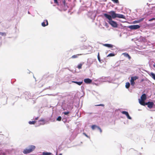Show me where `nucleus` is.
<instances>
[{"instance_id": "nucleus-18", "label": "nucleus", "mask_w": 155, "mask_h": 155, "mask_svg": "<svg viewBox=\"0 0 155 155\" xmlns=\"http://www.w3.org/2000/svg\"><path fill=\"white\" fill-rule=\"evenodd\" d=\"M6 35V33L5 32H0V35L5 36Z\"/></svg>"}, {"instance_id": "nucleus-3", "label": "nucleus", "mask_w": 155, "mask_h": 155, "mask_svg": "<svg viewBox=\"0 0 155 155\" xmlns=\"http://www.w3.org/2000/svg\"><path fill=\"white\" fill-rule=\"evenodd\" d=\"M147 98V97L145 94H143L141 97V99H139V102L140 104L144 106L145 101Z\"/></svg>"}, {"instance_id": "nucleus-33", "label": "nucleus", "mask_w": 155, "mask_h": 155, "mask_svg": "<svg viewBox=\"0 0 155 155\" xmlns=\"http://www.w3.org/2000/svg\"><path fill=\"white\" fill-rule=\"evenodd\" d=\"M105 26H106L107 27H108V24L107 23H106V22H105Z\"/></svg>"}, {"instance_id": "nucleus-34", "label": "nucleus", "mask_w": 155, "mask_h": 155, "mask_svg": "<svg viewBox=\"0 0 155 155\" xmlns=\"http://www.w3.org/2000/svg\"><path fill=\"white\" fill-rule=\"evenodd\" d=\"M54 3H58L57 0H54Z\"/></svg>"}, {"instance_id": "nucleus-26", "label": "nucleus", "mask_w": 155, "mask_h": 155, "mask_svg": "<svg viewBox=\"0 0 155 155\" xmlns=\"http://www.w3.org/2000/svg\"><path fill=\"white\" fill-rule=\"evenodd\" d=\"M61 116H59L57 119V120L58 121H61Z\"/></svg>"}, {"instance_id": "nucleus-6", "label": "nucleus", "mask_w": 155, "mask_h": 155, "mask_svg": "<svg viewBox=\"0 0 155 155\" xmlns=\"http://www.w3.org/2000/svg\"><path fill=\"white\" fill-rule=\"evenodd\" d=\"M147 105V107L150 108H152L153 105L154 103L152 102H148L145 103L144 106Z\"/></svg>"}, {"instance_id": "nucleus-10", "label": "nucleus", "mask_w": 155, "mask_h": 155, "mask_svg": "<svg viewBox=\"0 0 155 155\" xmlns=\"http://www.w3.org/2000/svg\"><path fill=\"white\" fill-rule=\"evenodd\" d=\"M84 82L87 84H90L91 83L92 80L89 78H86L84 80Z\"/></svg>"}, {"instance_id": "nucleus-36", "label": "nucleus", "mask_w": 155, "mask_h": 155, "mask_svg": "<svg viewBox=\"0 0 155 155\" xmlns=\"http://www.w3.org/2000/svg\"><path fill=\"white\" fill-rule=\"evenodd\" d=\"M38 117H37L35 118V119L36 120H37L38 119Z\"/></svg>"}, {"instance_id": "nucleus-7", "label": "nucleus", "mask_w": 155, "mask_h": 155, "mask_svg": "<svg viewBox=\"0 0 155 155\" xmlns=\"http://www.w3.org/2000/svg\"><path fill=\"white\" fill-rule=\"evenodd\" d=\"M108 13L110 14L111 15V17L112 18H116L117 14H116L114 11H111L110 12H109Z\"/></svg>"}, {"instance_id": "nucleus-22", "label": "nucleus", "mask_w": 155, "mask_h": 155, "mask_svg": "<svg viewBox=\"0 0 155 155\" xmlns=\"http://www.w3.org/2000/svg\"><path fill=\"white\" fill-rule=\"evenodd\" d=\"M115 56V54L114 53H110L107 55V57H111L114 56Z\"/></svg>"}, {"instance_id": "nucleus-32", "label": "nucleus", "mask_w": 155, "mask_h": 155, "mask_svg": "<svg viewBox=\"0 0 155 155\" xmlns=\"http://www.w3.org/2000/svg\"><path fill=\"white\" fill-rule=\"evenodd\" d=\"M155 20V18H153L149 20V21H151L153 20Z\"/></svg>"}, {"instance_id": "nucleus-27", "label": "nucleus", "mask_w": 155, "mask_h": 155, "mask_svg": "<svg viewBox=\"0 0 155 155\" xmlns=\"http://www.w3.org/2000/svg\"><path fill=\"white\" fill-rule=\"evenodd\" d=\"M69 113V111L67 112H64L63 113L65 115H67Z\"/></svg>"}, {"instance_id": "nucleus-2", "label": "nucleus", "mask_w": 155, "mask_h": 155, "mask_svg": "<svg viewBox=\"0 0 155 155\" xmlns=\"http://www.w3.org/2000/svg\"><path fill=\"white\" fill-rule=\"evenodd\" d=\"M35 147L34 146L31 145L29 147L28 149H26L23 151V153L27 154L30 153L33 151L35 149Z\"/></svg>"}, {"instance_id": "nucleus-31", "label": "nucleus", "mask_w": 155, "mask_h": 155, "mask_svg": "<svg viewBox=\"0 0 155 155\" xmlns=\"http://www.w3.org/2000/svg\"><path fill=\"white\" fill-rule=\"evenodd\" d=\"M95 106H104V104H100L95 105Z\"/></svg>"}, {"instance_id": "nucleus-8", "label": "nucleus", "mask_w": 155, "mask_h": 155, "mask_svg": "<svg viewBox=\"0 0 155 155\" xmlns=\"http://www.w3.org/2000/svg\"><path fill=\"white\" fill-rule=\"evenodd\" d=\"M123 114H125L127 117V118L129 119H131V117L129 116L128 113L126 111H122L121 112Z\"/></svg>"}, {"instance_id": "nucleus-20", "label": "nucleus", "mask_w": 155, "mask_h": 155, "mask_svg": "<svg viewBox=\"0 0 155 155\" xmlns=\"http://www.w3.org/2000/svg\"><path fill=\"white\" fill-rule=\"evenodd\" d=\"M111 0L115 3L118 4L119 3V2L118 0Z\"/></svg>"}, {"instance_id": "nucleus-14", "label": "nucleus", "mask_w": 155, "mask_h": 155, "mask_svg": "<svg viewBox=\"0 0 155 155\" xmlns=\"http://www.w3.org/2000/svg\"><path fill=\"white\" fill-rule=\"evenodd\" d=\"M71 82H72V83H73L79 85H81L83 83V81L77 82V81H72Z\"/></svg>"}, {"instance_id": "nucleus-29", "label": "nucleus", "mask_w": 155, "mask_h": 155, "mask_svg": "<svg viewBox=\"0 0 155 155\" xmlns=\"http://www.w3.org/2000/svg\"><path fill=\"white\" fill-rule=\"evenodd\" d=\"M139 23V22L138 20H137V21H133V23H134V24L137 23Z\"/></svg>"}, {"instance_id": "nucleus-38", "label": "nucleus", "mask_w": 155, "mask_h": 155, "mask_svg": "<svg viewBox=\"0 0 155 155\" xmlns=\"http://www.w3.org/2000/svg\"><path fill=\"white\" fill-rule=\"evenodd\" d=\"M84 134L87 137V135L86 134Z\"/></svg>"}, {"instance_id": "nucleus-12", "label": "nucleus", "mask_w": 155, "mask_h": 155, "mask_svg": "<svg viewBox=\"0 0 155 155\" xmlns=\"http://www.w3.org/2000/svg\"><path fill=\"white\" fill-rule=\"evenodd\" d=\"M103 45L110 48H112L113 47V46L112 45L110 44H103Z\"/></svg>"}, {"instance_id": "nucleus-13", "label": "nucleus", "mask_w": 155, "mask_h": 155, "mask_svg": "<svg viewBox=\"0 0 155 155\" xmlns=\"http://www.w3.org/2000/svg\"><path fill=\"white\" fill-rule=\"evenodd\" d=\"M123 54L125 57H128L129 60L131 59V57L128 54L125 53H123Z\"/></svg>"}, {"instance_id": "nucleus-37", "label": "nucleus", "mask_w": 155, "mask_h": 155, "mask_svg": "<svg viewBox=\"0 0 155 155\" xmlns=\"http://www.w3.org/2000/svg\"><path fill=\"white\" fill-rule=\"evenodd\" d=\"M62 155V154L61 153H60V154H59V155Z\"/></svg>"}, {"instance_id": "nucleus-5", "label": "nucleus", "mask_w": 155, "mask_h": 155, "mask_svg": "<svg viewBox=\"0 0 155 155\" xmlns=\"http://www.w3.org/2000/svg\"><path fill=\"white\" fill-rule=\"evenodd\" d=\"M140 27V25H130L128 27L129 28L132 30L137 29L139 28Z\"/></svg>"}, {"instance_id": "nucleus-35", "label": "nucleus", "mask_w": 155, "mask_h": 155, "mask_svg": "<svg viewBox=\"0 0 155 155\" xmlns=\"http://www.w3.org/2000/svg\"><path fill=\"white\" fill-rule=\"evenodd\" d=\"M39 121H42V122H44V120H39Z\"/></svg>"}, {"instance_id": "nucleus-21", "label": "nucleus", "mask_w": 155, "mask_h": 155, "mask_svg": "<svg viewBox=\"0 0 155 155\" xmlns=\"http://www.w3.org/2000/svg\"><path fill=\"white\" fill-rule=\"evenodd\" d=\"M35 121H30L29 122V123L30 124H34L35 123Z\"/></svg>"}, {"instance_id": "nucleus-16", "label": "nucleus", "mask_w": 155, "mask_h": 155, "mask_svg": "<svg viewBox=\"0 0 155 155\" xmlns=\"http://www.w3.org/2000/svg\"><path fill=\"white\" fill-rule=\"evenodd\" d=\"M51 153H50L48 152H43L42 153L43 155H51Z\"/></svg>"}, {"instance_id": "nucleus-17", "label": "nucleus", "mask_w": 155, "mask_h": 155, "mask_svg": "<svg viewBox=\"0 0 155 155\" xmlns=\"http://www.w3.org/2000/svg\"><path fill=\"white\" fill-rule=\"evenodd\" d=\"M130 86V83L129 82H127L126 84L125 87L127 88H129Z\"/></svg>"}, {"instance_id": "nucleus-1", "label": "nucleus", "mask_w": 155, "mask_h": 155, "mask_svg": "<svg viewBox=\"0 0 155 155\" xmlns=\"http://www.w3.org/2000/svg\"><path fill=\"white\" fill-rule=\"evenodd\" d=\"M104 17L109 20V21H108L109 23L114 28H117V24L116 22L112 20L111 15L106 13L104 14Z\"/></svg>"}, {"instance_id": "nucleus-28", "label": "nucleus", "mask_w": 155, "mask_h": 155, "mask_svg": "<svg viewBox=\"0 0 155 155\" xmlns=\"http://www.w3.org/2000/svg\"><path fill=\"white\" fill-rule=\"evenodd\" d=\"M144 19V18H142L138 20L139 23L141 22V21H142Z\"/></svg>"}, {"instance_id": "nucleus-19", "label": "nucleus", "mask_w": 155, "mask_h": 155, "mask_svg": "<svg viewBox=\"0 0 155 155\" xmlns=\"http://www.w3.org/2000/svg\"><path fill=\"white\" fill-rule=\"evenodd\" d=\"M98 126H97L95 125H94L91 126V128L92 130H94L95 128H97V127Z\"/></svg>"}, {"instance_id": "nucleus-11", "label": "nucleus", "mask_w": 155, "mask_h": 155, "mask_svg": "<svg viewBox=\"0 0 155 155\" xmlns=\"http://www.w3.org/2000/svg\"><path fill=\"white\" fill-rule=\"evenodd\" d=\"M48 25V23L47 20H45L41 23V25L43 27H45Z\"/></svg>"}, {"instance_id": "nucleus-24", "label": "nucleus", "mask_w": 155, "mask_h": 155, "mask_svg": "<svg viewBox=\"0 0 155 155\" xmlns=\"http://www.w3.org/2000/svg\"><path fill=\"white\" fill-rule=\"evenodd\" d=\"M151 74L153 78L155 80V74L153 73H151Z\"/></svg>"}, {"instance_id": "nucleus-30", "label": "nucleus", "mask_w": 155, "mask_h": 155, "mask_svg": "<svg viewBox=\"0 0 155 155\" xmlns=\"http://www.w3.org/2000/svg\"><path fill=\"white\" fill-rule=\"evenodd\" d=\"M97 128L98 130H99L100 133H101L102 132V130L99 127H97Z\"/></svg>"}, {"instance_id": "nucleus-25", "label": "nucleus", "mask_w": 155, "mask_h": 155, "mask_svg": "<svg viewBox=\"0 0 155 155\" xmlns=\"http://www.w3.org/2000/svg\"><path fill=\"white\" fill-rule=\"evenodd\" d=\"M97 58H98V61H100V62L101 61V58H100V57L99 53H98V54Z\"/></svg>"}, {"instance_id": "nucleus-4", "label": "nucleus", "mask_w": 155, "mask_h": 155, "mask_svg": "<svg viewBox=\"0 0 155 155\" xmlns=\"http://www.w3.org/2000/svg\"><path fill=\"white\" fill-rule=\"evenodd\" d=\"M138 78V77L137 76L132 77L131 78L130 80V82L131 85L132 86H134L135 84V83L134 81Z\"/></svg>"}, {"instance_id": "nucleus-15", "label": "nucleus", "mask_w": 155, "mask_h": 155, "mask_svg": "<svg viewBox=\"0 0 155 155\" xmlns=\"http://www.w3.org/2000/svg\"><path fill=\"white\" fill-rule=\"evenodd\" d=\"M81 54H78L76 55H74L71 57L72 58H78V56L81 55Z\"/></svg>"}, {"instance_id": "nucleus-23", "label": "nucleus", "mask_w": 155, "mask_h": 155, "mask_svg": "<svg viewBox=\"0 0 155 155\" xmlns=\"http://www.w3.org/2000/svg\"><path fill=\"white\" fill-rule=\"evenodd\" d=\"M82 64L81 63L78 65V68L79 69L81 68Z\"/></svg>"}, {"instance_id": "nucleus-9", "label": "nucleus", "mask_w": 155, "mask_h": 155, "mask_svg": "<svg viewBox=\"0 0 155 155\" xmlns=\"http://www.w3.org/2000/svg\"><path fill=\"white\" fill-rule=\"evenodd\" d=\"M116 18L125 19V17L124 15L120 14H117Z\"/></svg>"}]
</instances>
